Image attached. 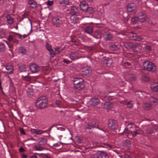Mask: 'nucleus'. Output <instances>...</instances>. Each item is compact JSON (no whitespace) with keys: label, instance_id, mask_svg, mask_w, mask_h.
Instances as JSON below:
<instances>
[{"label":"nucleus","instance_id":"59","mask_svg":"<svg viewBox=\"0 0 158 158\" xmlns=\"http://www.w3.org/2000/svg\"><path fill=\"white\" fill-rule=\"evenodd\" d=\"M63 61L64 62L66 63L67 64H69L71 62L70 61H69V60H67L66 59H64V60Z\"/></svg>","mask_w":158,"mask_h":158},{"label":"nucleus","instance_id":"47","mask_svg":"<svg viewBox=\"0 0 158 158\" xmlns=\"http://www.w3.org/2000/svg\"><path fill=\"white\" fill-rule=\"evenodd\" d=\"M83 82V80L81 78H77L75 79L73 81V83L78 82Z\"/></svg>","mask_w":158,"mask_h":158},{"label":"nucleus","instance_id":"12","mask_svg":"<svg viewBox=\"0 0 158 158\" xmlns=\"http://www.w3.org/2000/svg\"><path fill=\"white\" fill-rule=\"evenodd\" d=\"M103 37L105 40L106 41L111 40L113 38L112 35L109 32H105L103 34Z\"/></svg>","mask_w":158,"mask_h":158},{"label":"nucleus","instance_id":"54","mask_svg":"<svg viewBox=\"0 0 158 158\" xmlns=\"http://www.w3.org/2000/svg\"><path fill=\"white\" fill-rule=\"evenodd\" d=\"M145 48L146 50L148 51H150L151 50V47L150 46H146Z\"/></svg>","mask_w":158,"mask_h":158},{"label":"nucleus","instance_id":"36","mask_svg":"<svg viewBox=\"0 0 158 158\" xmlns=\"http://www.w3.org/2000/svg\"><path fill=\"white\" fill-rule=\"evenodd\" d=\"M19 71L20 72L26 71L25 66L24 64L19 65Z\"/></svg>","mask_w":158,"mask_h":158},{"label":"nucleus","instance_id":"57","mask_svg":"<svg viewBox=\"0 0 158 158\" xmlns=\"http://www.w3.org/2000/svg\"><path fill=\"white\" fill-rule=\"evenodd\" d=\"M153 128L156 131H158V127L156 125H154L153 126Z\"/></svg>","mask_w":158,"mask_h":158},{"label":"nucleus","instance_id":"8","mask_svg":"<svg viewBox=\"0 0 158 158\" xmlns=\"http://www.w3.org/2000/svg\"><path fill=\"white\" fill-rule=\"evenodd\" d=\"M138 21L143 23L146 21L147 17L146 15L143 13H139L138 15Z\"/></svg>","mask_w":158,"mask_h":158},{"label":"nucleus","instance_id":"40","mask_svg":"<svg viewBox=\"0 0 158 158\" xmlns=\"http://www.w3.org/2000/svg\"><path fill=\"white\" fill-rule=\"evenodd\" d=\"M69 2V0H60V3L63 5L67 4Z\"/></svg>","mask_w":158,"mask_h":158},{"label":"nucleus","instance_id":"2","mask_svg":"<svg viewBox=\"0 0 158 158\" xmlns=\"http://www.w3.org/2000/svg\"><path fill=\"white\" fill-rule=\"evenodd\" d=\"M81 9L84 12L90 14L94 12V8L88 6L87 3L85 1H82L80 5Z\"/></svg>","mask_w":158,"mask_h":158},{"label":"nucleus","instance_id":"25","mask_svg":"<svg viewBox=\"0 0 158 158\" xmlns=\"http://www.w3.org/2000/svg\"><path fill=\"white\" fill-rule=\"evenodd\" d=\"M28 3L33 8H35L37 6L36 3L33 0H29Z\"/></svg>","mask_w":158,"mask_h":158},{"label":"nucleus","instance_id":"11","mask_svg":"<svg viewBox=\"0 0 158 158\" xmlns=\"http://www.w3.org/2000/svg\"><path fill=\"white\" fill-rule=\"evenodd\" d=\"M103 62L107 66L109 67L111 66L113 63V60L111 58H107L104 59Z\"/></svg>","mask_w":158,"mask_h":158},{"label":"nucleus","instance_id":"53","mask_svg":"<svg viewBox=\"0 0 158 158\" xmlns=\"http://www.w3.org/2000/svg\"><path fill=\"white\" fill-rule=\"evenodd\" d=\"M123 64L124 66H127V65L129 66V65H131V64H130V63L128 62H123Z\"/></svg>","mask_w":158,"mask_h":158},{"label":"nucleus","instance_id":"20","mask_svg":"<svg viewBox=\"0 0 158 158\" xmlns=\"http://www.w3.org/2000/svg\"><path fill=\"white\" fill-rule=\"evenodd\" d=\"M70 58L71 60H74L78 58V54L75 52H72L70 54Z\"/></svg>","mask_w":158,"mask_h":158},{"label":"nucleus","instance_id":"55","mask_svg":"<svg viewBox=\"0 0 158 158\" xmlns=\"http://www.w3.org/2000/svg\"><path fill=\"white\" fill-rule=\"evenodd\" d=\"M76 141L77 143H80L81 142V140L80 139V138L79 137H78L76 139Z\"/></svg>","mask_w":158,"mask_h":158},{"label":"nucleus","instance_id":"35","mask_svg":"<svg viewBox=\"0 0 158 158\" xmlns=\"http://www.w3.org/2000/svg\"><path fill=\"white\" fill-rule=\"evenodd\" d=\"M5 131V127L2 121L0 120V132L2 133Z\"/></svg>","mask_w":158,"mask_h":158},{"label":"nucleus","instance_id":"3","mask_svg":"<svg viewBox=\"0 0 158 158\" xmlns=\"http://www.w3.org/2000/svg\"><path fill=\"white\" fill-rule=\"evenodd\" d=\"M124 133L128 134V137L130 138H132L134 137L137 135L142 133V131L139 127H136L135 130L132 131H130L127 128H125L124 130Z\"/></svg>","mask_w":158,"mask_h":158},{"label":"nucleus","instance_id":"37","mask_svg":"<svg viewBox=\"0 0 158 158\" xmlns=\"http://www.w3.org/2000/svg\"><path fill=\"white\" fill-rule=\"evenodd\" d=\"M77 18V17L76 16L75 17L74 15H72V16L70 17V21L71 22V23H73V24H75L76 23V19Z\"/></svg>","mask_w":158,"mask_h":158},{"label":"nucleus","instance_id":"51","mask_svg":"<svg viewBox=\"0 0 158 158\" xmlns=\"http://www.w3.org/2000/svg\"><path fill=\"white\" fill-rule=\"evenodd\" d=\"M46 48L47 50L49 51L52 49L51 45L48 44H46Z\"/></svg>","mask_w":158,"mask_h":158},{"label":"nucleus","instance_id":"28","mask_svg":"<svg viewBox=\"0 0 158 158\" xmlns=\"http://www.w3.org/2000/svg\"><path fill=\"white\" fill-rule=\"evenodd\" d=\"M91 124L92 125V126H94V128H96L99 129L98 126L99 123L98 121L92 120L91 121ZM100 130L101 129H100Z\"/></svg>","mask_w":158,"mask_h":158},{"label":"nucleus","instance_id":"58","mask_svg":"<svg viewBox=\"0 0 158 158\" xmlns=\"http://www.w3.org/2000/svg\"><path fill=\"white\" fill-rule=\"evenodd\" d=\"M53 4V2L50 1H48L47 2V4L48 6H51Z\"/></svg>","mask_w":158,"mask_h":158},{"label":"nucleus","instance_id":"14","mask_svg":"<svg viewBox=\"0 0 158 158\" xmlns=\"http://www.w3.org/2000/svg\"><path fill=\"white\" fill-rule=\"evenodd\" d=\"M91 72V69L89 67H87L82 69V74L84 75H89Z\"/></svg>","mask_w":158,"mask_h":158},{"label":"nucleus","instance_id":"31","mask_svg":"<svg viewBox=\"0 0 158 158\" xmlns=\"http://www.w3.org/2000/svg\"><path fill=\"white\" fill-rule=\"evenodd\" d=\"M31 132L32 133L37 135L41 134L43 133V131L38 129H32L31 130Z\"/></svg>","mask_w":158,"mask_h":158},{"label":"nucleus","instance_id":"38","mask_svg":"<svg viewBox=\"0 0 158 158\" xmlns=\"http://www.w3.org/2000/svg\"><path fill=\"white\" fill-rule=\"evenodd\" d=\"M133 48H134L136 52H139L140 50V45L138 44H133Z\"/></svg>","mask_w":158,"mask_h":158},{"label":"nucleus","instance_id":"62","mask_svg":"<svg viewBox=\"0 0 158 158\" xmlns=\"http://www.w3.org/2000/svg\"><path fill=\"white\" fill-rule=\"evenodd\" d=\"M61 103V102L59 100H57L56 101V103L57 105L60 104Z\"/></svg>","mask_w":158,"mask_h":158},{"label":"nucleus","instance_id":"49","mask_svg":"<svg viewBox=\"0 0 158 158\" xmlns=\"http://www.w3.org/2000/svg\"><path fill=\"white\" fill-rule=\"evenodd\" d=\"M27 93L28 94L27 95L28 96L29 95L30 96L33 95V92L32 89H31V90H30L29 88H28V90L27 91Z\"/></svg>","mask_w":158,"mask_h":158},{"label":"nucleus","instance_id":"56","mask_svg":"<svg viewBox=\"0 0 158 158\" xmlns=\"http://www.w3.org/2000/svg\"><path fill=\"white\" fill-rule=\"evenodd\" d=\"M8 39L10 41H11L13 40L12 36L10 35H9L8 38Z\"/></svg>","mask_w":158,"mask_h":158},{"label":"nucleus","instance_id":"22","mask_svg":"<svg viewBox=\"0 0 158 158\" xmlns=\"http://www.w3.org/2000/svg\"><path fill=\"white\" fill-rule=\"evenodd\" d=\"M125 47L128 49H131L133 48V44L131 42H127L124 44Z\"/></svg>","mask_w":158,"mask_h":158},{"label":"nucleus","instance_id":"7","mask_svg":"<svg viewBox=\"0 0 158 158\" xmlns=\"http://www.w3.org/2000/svg\"><path fill=\"white\" fill-rule=\"evenodd\" d=\"M136 8V5L134 3H128L127 6V11L128 12L131 13L135 11Z\"/></svg>","mask_w":158,"mask_h":158},{"label":"nucleus","instance_id":"44","mask_svg":"<svg viewBox=\"0 0 158 158\" xmlns=\"http://www.w3.org/2000/svg\"><path fill=\"white\" fill-rule=\"evenodd\" d=\"M141 79L143 81H148L150 80L149 78L146 76H143L142 77Z\"/></svg>","mask_w":158,"mask_h":158},{"label":"nucleus","instance_id":"1","mask_svg":"<svg viewBox=\"0 0 158 158\" xmlns=\"http://www.w3.org/2000/svg\"><path fill=\"white\" fill-rule=\"evenodd\" d=\"M47 99L45 96L41 97L36 100V105L39 108H43L47 106Z\"/></svg>","mask_w":158,"mask_h":158},{"label":"nucleus","instance_id":"42","mask_svg":"<svg viewBox=\"0 0 158 158\" xmlns=\"http://www.w3.org/2000/svg\"><path fill=\"white\" fill-rule=\"evenodd\" d=\"M34 148L36 150L38 151H42L44 149L43 147L38 145H35Z\"/></svg>","mask_w":158,"mask_h":158},{"label":"nucleus","instance_id":"17","mask_svg":"<svg viewBox=\"0 0 158 158\" xmlns=\"http://www.w3.org/2000/svg\"><path fill=\"white\" fill-rule=\"evenodd\" d=\"M6 72L7 73L9 74L12 73L13 72V67L9 64H7L6 66Z\"/></svg>","mask_w":158,"mask_h":158},{"label":"nucleus","instance_id":"5","mask_svg":"<svg viewBox=\"0 0 158 158\" xmlns=\"http://www.w3.org/2000/svg\"><path fill=\"white\" fill-rule=\"evenodd\" d=\"M108 127L111 130L117 129L118 128V124L117 121L110 119L108 121Z\"/></svg>","mask_w":158,"mask_h":158},{"label":"nucleus","instance_id":"50","mask_svg":"<svg viewBox=\"0 0 158 158\" xmlns=\"http://www.w3.org/2000/svg\"><path fill=\"white\" fill-rule=\"evenodd\" d=\"M50 52V53L51 56L53 57L55 55V53L54 52V51L52 49L50 50L49 51Z\"/></svg>","mask_w":158,"mask_h":158},{"label":"nucleus","instance_id":"26","mask_svg":"<svg viewBox=\"0 0 158 158\" xmlns=\"http://www.w3.org/2000/svg\"><path fill=\"white\" fill-rule=\"evenodd\" d=\"M85 31L89 34H91L93 32V27L91 26H88L85 29Z\"/></svg>","mask_w":158,"mask_h":158},{"label":"nucleus","instance_id":"23","mask_svg":"<svg viewBox=\"0 0 158 158\" xmlns=\"http://www.w3.org/2000/svg\"><path fill=\"white\" fill-rule=\"evenodd\" d=\"M39 145H44L47 143V140L46 139L44 138H41L38 139Z\"/></svg>","mask_w":158,"mask_h":158},{"label":"nucleus","instance_id":"10","mask_svg":"<svg viewBox=\"0 0 158 158\" xmlns=\"http://www.w3.org/2000/svg\"><path fill=\"white\" fill-rule=\"evenodd\" d=\"M68 10L70 11V14L72 15H74L78 13V8L74 6L71 7Z\"/></svg>","mask_w":158,"mask_h":158},{"label":"nucleus","instance_id":"6","mask_svg":"<svg viewBox=\"0 0 158 158\" xmlns=\"http://www.w3.org/2000/svg\"><path fill=\"white\" fill-rule=\"evenodd\" d=\"M54 25L57 27H60L63 23V19L60 16H55L53 19Z\"/></svg>","mask_w":158,"mask_h":158},{"label":"nucleus","instance_id":"21","mask_svg":"<svg viewBox=\"0 0 158 158\" xmlns=\"http://www.w3.org/2000/svg\"><path fill=\"white\" fill-rule=\"evenodd\" d=\"M6 18L7 19V21L9 24L11 25L13 24L14 21V19L13 18L11 17L10 15H6Z\"/></svg>","mask_w":158,"mask_h":158},{"label":"nucleus","instance_id":"13","mask_svg":"<svg viewBox=\"0 0 158 158\" xmlns=\"http://www.w3.org/2000/svg\"><path fill=\"white\" fill-rule=\"evenodd\" d=\"M30 69L33 73H36L39 70V67L38 66L34 64H31L30 66Z\"/></svg>","mask_w":158,"mask_h":158},{"label":"nucleus","instance_id":"4","mask_svg":"<svg viewBox=\"0 0 158 158\" xmlns=\"http://www.w3.org/2000/svg\"><path fill=\"white\" fill-rule=\"evenodd\" d=\"M144 69L149 71H154L156 69L154 64L148 60L144 61L143 64Z\"/></svg>","mask_w":158,"mask_h":158},{"label":"nucleus","instance_id":"33","mask_svg":"<svg viewBox=\"0 0 158 158\" xmlns=\"http://www.w3.org/2000/svg\"><path fill=\"white\" fill-rule=\"evenodd\" d=\"M94 36L97 39H99L101 38V35L100 31H96L95 32Z\"/></svg>","mask_w":158,"mask_h":158},{"label":"nucleus","instance_id":"27","mask_svg":"<svg viewBox=\"0 0 158 158\" xmlns=\"http://www.w3.org/2000/svg\"><path fill=\"white\" fill-rule=\"evenodd\" d=\"M132 37L133 38V40L137 41H140L143 39V38L140 36L136 35L135 34L132 36Z\"/></svg>","mask_w":158,"mask_h":158},{"label":"nucleus","instance_id":"9","mask_svg":"<svg viewBox=\"0 0 158 158\" xmlns=\"http://www.w3.org/2000/svg\"><path fill=\"white\" fill-rule=\"evenodd\" d=\"M74 87L78 90L83 89L85 87L84 82L73 83Z\"/></svg>","mask_w":158,"mask_h":158},{"label":"nucleus","instance_id":"64","mask_svg":"<svg viewBox=\"0 0 158 158\" xmlns=\"http://www.w3.org/2000/svg\"><path fill=\"white\" fill-rule=\"evenodd\" d=\"M71 41L73 43H74L76 42V41L75 40L72 38H71Z\"/></svg>","mask_w":158,"mask_h":158},{"label":"nucleus","instance_id":"39","mask_svg":"<svg viewBox=\"0 0 158 158\" xmlns=\"http://www.w3.org/2000/svg\"><path fill=\"white\" fill-rule=\"evenodd\" d=\"M146 133L148 134H152L153 132V129L151 128H148L145 130Z\"/></svg>","mask_w":158,"mask_h":158},{"label":"nucleus","instance_id":"30","mask_svg":"<svg viewBox=\"0 0 158 158\" xmlns=\"http://www.w3.org/2000/svg\"><path fill=\"white\" fill-rule=\"evenodd\" d=\"M143 107L145 110H149L152 108V106L147 103H144L143 105Z\"/></svg>","mask_w":158,"mask_h":158},{"label":"nucleus","instance_id":"24","mask_svg":"<svg viewBox=\"0 0 158 158\" xmlns=\"http://www.w3.org/2000/svg\"><path fill=\"white\" fill-rule=\"evenodd\" d=\"M104 108L108 109L112 108L113 106V104L110 102H106L104 103Z\"/></svg>","mask_w":158,"mask_h":158},{"label":"nucleus","instance_id":"34","mask_svg":"<svg viewBox=\"0 0 158 158\" xmlns=\"http://www.w3.org/2000/svg\"><path fill=\"white\" fill-rule=\"evenodd\" d=\"M6 49L4 43H0V52H3Z\"/></svg>","mask_w":158,"mask_h":158},{"label":"nucleus","instance_id":"52","mask_svg":"<svg viewBox=\"0 0 158 158\" xmlns=\"http://www.w3.org/2000/svg\"><path fill=\"white\" fill-rule=\"evenodd\" d=\"M90 158H99V157H98V154L97 153L96 155H91Z\"/></svg>","mask_w":158,"mask_h":158},{"label":"nucleus","instance_id":"18","mask_svg":"<svg viewBox=\"0 0 158 158\" xmlns=\"http://www.w3.org/2000/svg\"><path fill=\"white\" fill-rule=\"evenodd\" d=\"M99 158H109L106 153L103 152H100L98 153Z\"/></svg>","mask_w":158,"mask_h":158},{"label":"nucleus","instance_id":"29","mask_svg":"<svg viewBox=\"0 0 158 158\" xmlns=\"http://www.w3.org/2000/svg\"><path fill=\"white\" fill-rule=\"evenodd\" d=\"M128 78L131 81H135L136 79L135 75L133 74L130 73L127 75Z\"/></svg>","mask_w":158,"mask_h":158},{"label":"nucleus","instance_id":"19","mask_svg":"<svg viewBox=\"0 0 158 158\" xmlns=\"http://www.w3.org/2000/svg\"><path fill=\"white\" fill-rule=\"evenodd\" d=\"M151 89L154 92H158V83H156L151 85Z\"/></svg>","mask_w":158,"mask_h":158},{"label":"nucleus","instance_id":"16","mask_svg":"<svg viewBox=\"0 0 158 158\" xmlns=\"http://www.w3.org/2000/svg\"><path fill=\"white\" fill-rule=\"evenodd\" d=\"M100 102L98 99L96 98H93L90 102V104L93 106H95L97 105Z\"/></svg>","mask_w":158,"mask_h":158},{"label":"nucleus","instance_id":"32","mask_svg":"<svg viewBox=\"0 0 158 158\" xmlns=\"http://www.w3.org/2000/svg\"><path fill=\"white\" fill-rule=\"evenodd\" d=\"M123 104L126 105L129 108H132L133 106V104L130 101H124L123 102Z\"/></svg>","mask_w":158,"mask_h":158},{"label":"nucleus","instance_id":"15","mask_svg":"<svg viewBox=\"0 0 158 158\" xmlns=\"http://www.w3.org/2000/svg\"><path fill=\"white\" fill-rule=\"evenodd\" d=\"M109 48L112 50L117 51L119 49V48L118 45L112 43H110L109 44Z\"/></svg>","mask_w":158,"mask_h":158},{"label":"nucleus","instance_id":"46","mask_svg":"<svg viewBox=\"0 0 158 158\" xmlns=\"http://www.w3.org/2000/svg\"><path fill=\"white\" fill-rule=\"evenodd\" d=\"M20 52L22 54H25L26 52V50L23 47H21L19 49Z\"/></svg>","mask_w":158,"mask_h":158},{"label":"nucleus","instance_id":"43","mask_svg":"<svg viewBox=\"0 0 158 158\" xmlns=\"http://www.w3.org/2000/svg\"><path fill=\"white\" fill-rule=\"evenodd\" d=\"M150 102L154 104L156 103L157 102V99L155 98L151 97L149 98Z\"/></svg>","mask_w":158,"mask_h":158},{"label":"nucleus","instance_id":"48","mask_svg":"<svg viewBox=\"0 0 158 158\" xmlns=\"http://www.w3.org/2000/svg\"><path fill=\"white\" fill-rule=\"evenodd\" d=\"M131 20L133 24H135L138 21V17H134L131 19Z\"/></svg>","mask_w":158,"mask_h":158},{"label":"nucleus","instance_id":"61","mask_svg":"<svg viewBox=\"0 0 158 158\" xmlns=\"http://www.w3.org/2000/svg\"><path fill=\"white\" fill-rule=\"evenodd\" d=\"M13 42L14 43L18 44L19 42V40L17 39H13Z\"/></svg>","mask_w":158,"mask_h":158},{"label":"nucleus","instance_id":"63","mask_svg":"<svg viewBox=\"0 0 158 158\" xmlns=\"http://www.w3.org/2000/svg\"><path fill=\"white\" fill-rule=\"evenodd\" d=\"M24 150V149L22 147L20 148H19V151L20 152H23Z\"/></svg>","mask_w":158,"mask_h":158},{"label":"nucleus","instance_id":"41","mask_svg":"<svg viewBox=\"0 0 158 158\" xmlns=\"http://www.w3.org/2000/svg\"><path fill=\"white\" fill-rule=\"evenodd\" d=\"M85 128L86 129H89V130H91L92 128H94V126L92 125L90 123V124H87L85 125Z\"/></svg>","mask_w":158,"mask_h":158},{"label":"nucleus","instance_id":"60","mask_svg":"<svg viewBox=\"0 0 158 158\" xmlns=\"http://www.w3.org/2000/svg\"><path fill=\"white\" fill-rule=\"evenodd\" d=\"M20 133L22 134H25V132L23 129L21 128L20 129Z\"/></svg>","mask_w":158,"mask_h":158},{"label":"nucleus","instance_id":"45","mask_svg":"<svg viewBox=\"0 0 158 158\" xmlns=\"http://www.w3.org/2000/svg\"><path fill=\"white\" fill-rule=\"evenodd\" d=\"M63 50V48L60 47L56 48L55 49V51L56 52V53L58 54L60 53Z\"/></svg>","mask_w":158,"mask_h":158}]
</instances>
